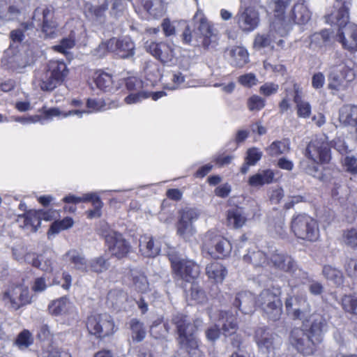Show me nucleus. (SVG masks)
<instances>
[{
	"label": "nucleus",
	"instance_id": "nucleus-1",
	"mask_svg": "<svg viewBox=\"0 0 357 357\" xmlns=\"http://www.w3.org/2000/svg\"><path fill=\"white\" fill-rule=\"evenodd\" d=\"M351 5L352 0H336L337 10L325 17L327 23L339 27L337 38L343 48L354 52H357V25L349 22Z\"/></svg>",
	"mask_w": 357,
	"mask_h": 357
},
{
	"label": "nucleus",
	"instance_id": "nucleus-2",
	"mask_svg": "<svg viewBox=\"0 0 357 357\" xmlns=\"http://www.w3.org/2000/svg\"><path fill=\"white\" fill-rule=\"evenodd\" d=\"M172 321L176 327L178 341L181 347L184 349L190 357H199L200 351L195 333L202 321L196 320L195 324H192L186 316L178 313L173 316Z\"/></svg>",
	"mask_w": 357,
	"mask_h": 357
},
{
	"label": "nucleus",
	"instance_id": "nucleus-3",
	"mask_svg": "<svg viewBox=\"0 0 357 357\" xmlns=\"http://www.w3.org/2000/svg\"><path fill=\"white\" fill-rule=\"evenodd\" d=\"M68 74L69 69L63 61H50L40 77L39 86L43 91H52L63 83Z\"/></svg>",
	"mask_w": 357,
	"mask_h": 357
},
{
	"label": "nucleus",
	"instance_id": "nucleus-4",
	"mask_svg": "<svg viewBox=\"0 0 357 357\" xmlns=\"http://www.w3.org/2000/svg\"><path fill=\"white\" fill-rule=\"evenodd\" d=\"M167 255L176 279L190 282L199 277L200 267L194 261L182 259L174 248H169Z\"/></svg>",
	"mask_w": 357,
	"mask_h": 357
},
{
	"label": "nucleus",
	"instance_id": "nucleus-5",
	"mask_svg": "<svg viewBox=\"0 0 357 357\" xmlns=\"http://www.w3.org/2000/svg\"><path fill=\"white\" fill-rule=\"evenodd\" d=\"M280 288L264 289L258 296L256 304L263 310L266 317L272 321L278 320L282 312Z\"/></svg>",
	"mask_w": 357,
	"mask_h": 357
},
{
	"label": "nucleus",
	"instance_id": "nucleus-6",
	"mask_svg": "<svg viewBox=\"0 0 357 357\" xmlns=\"http://www.w3.org/2000/svg\"><path fill=\"white\" fill-rule=\"evenodd\" d=\"M291 229L296 237L303 240L314 241L319 236L317 221L305 214H299L293 217Z\"/></svg>",
	"mask_w": 357,
	"mask_h": 357
},
{
	"label": "nucleus",
	"instance_id": "nucleus-7",
	"mask_svg": "<svg viewBox=\"0 0 357 357\" xmlns=\"http://www.w3.org/2000/svg\"><path fill=\"white\" fill-rule=\"evenodd\" d=\"M86 327L91 334L100 339L112 335L117 330L114 319L107 313L91 315L88 317Z\"/></svg>",
	"mask_w": 357,
	"mask_h": 357
},
{
	"label": "nucleus",
	"instance_id": "nucleus-8",
	"mask_svg": "<svg viewBox=\"0 0 357 357\" xmlns=\"http://www.w3.org/2000/svg\"><path fill=\"white\" fill-rule=\"evenodd\" d=\"M192 23L195 33L202 38V45L207 49L210 47H215L218 40L216 30L202 10H198L196 12L192 20Z\"/></svg>",
	"mask_w": 357,
	"mask_h": 357
},
{
	"label": "nucleus",
	"instance_id": "nucleus-9",
	"mask_svg": "<svg viewBox=\"0 0 357 357\" xmlns=\"http://www.w3.org/2000/svg\"><path fill=\"white\" fill-rule=\"evenodd\" d=\"M355 77L354 70L344 63L332 66L328 75V88L336 91H346Z\"/></svg>",
	"mask_w": 357,
	"mask_h": 357
},
{
	"label": "nucleus",
	"instance_id": "nucleus-10",
	"mask_svg": "<svg viewBox=\"0 0 357 357\" xmlns=\"http://www.w3.org/2000/svg\"><path fill=\"white\" fill-rule=\"evenodd\" d=\"M282 25H283L282 19H278L273 20L269 31L258 33L255 37L254 48L256 50L268 47L273 48V44L277 39L275 33H278L279 36H284L291 30V23L289 22H285L283 26Z\"/></svg>",
	"mask_w": 357,
	"mask_h": 357
},
{
	"label": "nucleus",
	"instance_id": "nucleus-11",
	"mask_svg": "<svg viewBox=\"0 0 357 357\" xmlns=\"http://www.w3.org/2000/svg\"><path fill=\"white\" fill-rule=\"evenodd\" d=\"M53 18V9L46 6L37 7L31 17L37 26L40 27L45 37L50 38H54L57 32V23Z\"/></svg>",
	"mask_w": 357,
	"mask_h": 357
},
{
	"label": "nucleus",
	"instance_id": "nucleus-12",
	"mask_svg": "<svg viewBox=\"0 0 357 357\" xmlns=\"http://www.w3.org/2000/svg\"><path fill=\"white\" fill-rule=\"evenodd\" d=\"M302 327L313 338L314 342L319 344L324 339V334L328 330V321L324 315L319 313L310 314L308 312L301 320Z\"/></svg>",
	"mask_w": 357,
	"mask_h": 357
},
{
	"label": "nucleus",
	"instance_id": "nucleus-13",
	"mask_svg": "<svg viewBox=\"0 0 357 357\" xmlns=\"http://www.w3.org/2000/svg\"><path fill=\"white\" fill-rule=\"evenodd\" d=\"M204 248L213 257L224 258L229 255L232 247L225 238L209 231L204 235Z\"/></svg>",
	"mask_w": 357,
	"mask_h": 357
},
{
	"label": "nucleus",
	"instance_id": "nucleus-14",
	"mask_svg": "<svg viewBox=\"0 0 357 357\" xmlns=\"http://www.w3.org/2000/svg\"><path fill=\"white\" fill-rule=\"evenodd\" d=\"M255 339L259 353L268 355L275 354L282 344L281 338L265 328H259L255 331Z\"/></svg>",
	"mask_w": 357,
	"mask_h": 357
},
{
	"label": "nucleus",
	"instance_id": "nucleus-15",
	"mask_svg": "<svg viewBox=\"0 0 357 357\" xmlns=\"http://www.w3.org/2000/svg\"><path fill=\"white\" fill-rule=\"evenodd\" d=\"M289 341L293 347L304 355L312 354L318 345L303 328L292 329L289 334Z\"/></svg>",
	"mask_w": 357,
	"mask_h": 357
},
{
	"label": "nucleus",
	"instance_id": "nucleus-16",
	"mask_svg": "<svg viewBox=\"0 0 357 357\" xmlns=\"http://www.w3.org/2000/svg\"><path fill=\"white\" fill-rule=\"evenodd\" d=\"M200 215L197 208L185 207L179 211V219L177 223V234L184 239L189 238L195 232L193 223Z\"/></svg>",
	"mask_w": 357,
	"mask_h": 357
},
{
	"label": "nucleus",
	"instance_id": "nucleus-17",
	"mask_svg": "<svg viewBox=\"0 0 357 357\" xmlns=\"http://www.w3.org/2000/svg\"><path fill=\"white\" fill-rule=\"evenodd\" d=\"M234 20L242 31L248 33L259 26V14L252 6H241L234 17Z\"/></svg>",
	"mask_w": 357,
	"mask_h": 357
},
{
	"label": "nucleus",
	"instance_id": "nucleus-18",
	"mask_svg": "<svg viewBox=\"0 0 357 357\" xmlns=\"http://www.w3.org/2000/svg\"><path fill=\"white\" fill-rule=\"evenodd\" d=\"M305 155L314 162H328L331 159L329 145L324 138L315 137L308 144Z\"/></svg>",
	"mask_w": 357,
	"mask_h": 357
},
{
	"label": "nucleus",
	"instance_id": "nucleus-19",
	"mask_svg": "<svg viewBox=\"0 0 357 357\" xmlns=\"http://www.w3.org/2000/svg\"><path fill=\"white\" fill-rule=\"evenodd\" d=\"M105 238L110 253L118 259L127 257L132 251L129 242L118 231H110Z\"/></svg>",
	"mask_w": 357,
	"mask_h": 357
},
{
	"label": "nucleus",
	"instance_id": "nucleus-20",
	"mask_svg": "<svg viewBox=\"0 0 357 357\" xmlns=\"http://www.w3.org/2000/svg\"><path fill=\"white\" fill-rule=\"evenodd\" d=\"M3 298L5 303L15 310L31 302L29 289L22 286L9 289L3 294Z\"/></svg>",
	"mask_w": 357,
	"mask_h": 357
},
{
	"label": "nucleus",
	"instance_id": "nucleus-21",
	"mask_svg": "<svg viewBox=\"0 0 357 357\" xmlns=\"http://www.w3.org/2000/svg\"><path fill=\"white\" fill-rule=\"evenodd\" d=\"M144 47L149 53L162 63L171 62L174 57L172 46L166 43H156L153 40L146 41Z\"/></svg>",
	"mask_w": 357,
	"mask_h": 357
},
{
	"label": "nucleus",
	"instance_id": "nucleus-22",
	"mask_svg": "<svg viewBox=\"0 0 357 357\" xmlns=\"http://www.w3.org/2000/svg\"><path fill=\"white\" fill-rule=\"evenodd\" d=\"M307 300L300 296H289L285 301V308L294 319L301 320L309 312Z\"/></svg>",
	"mask_w": 357,
	"mask_h": 357
},
{
	"label": "nucleus",
	"instance_id": "nucleus-23",
	"mask_svg": "<svg viewBox=\"0 0 357 357\" xmlns=\"http://www.w3.org/2000/svg\"><path fill=\"white\" fill-rule=\"evenodd\" d=\"M42 218L46 220L50 219L49 215H46V213H43L42 211H29L22 215H19L17 222L21 227L35 232L37 231L38 228L40 227Z\"/></svg>",
	"mask_w": 357,
	"mask_h": 357
},
{
	"label": "nucleus",
	"instance_id": "nucleus-24",
	"mask_svg": "<svg viewBox=\"0 0 357 357\" xmlns=\"http://www.w3.org/2000/svg\"><path fill=\"white\" fill-rule=\"evenodd\" d=\"M111 45H113L112 52H114L121 59H129L135 55V43L128 37L112 38Z\"/></svg>",
	"mask_w": 357,
	"mask_h": 357
},
{
	"label": "nucleus",
	"instance_id": "nucleus-25",
	"mask_svg": "<svg viewBox=\"0 0 357 357\" xmlns=\"http://www.w3.org/2000/svg\"><path fill=\"white\" fill-rule=\"evenodd\" d=\"M269 262L268 266H273L280 271L287 272L292 268L294 259L291 256L279 252L277 250H268Z\"/></svg>",
	"mask_w": 357,
	"mask_h": 357
},
{
	"label": "nucleus",
	"instance_id": "nucleus-26",
	"mask_svg": "<svg viewBox=\"0 0 357 357\" xmlns=\"http://www.w3.org/2000/svg\"><path fill=\"white\" fill-rule=\"evenodd\" d=\"M218 323L225 336L234 334L238 328L236 316L230 311L220 310Z\"/></svg>",
	"mask_w": 357,
	"mask_h": 357
},
{
	"label": "nucleus",
	"instance_id": "nucleus-27",
	"mask_svg": "<svg viewBox=\"0 0 357 357\" xmlns=\"http://www.w3.org/2000/svg\"><path fill=\"white\" fill-rule=\"evenodd\" d=\"M255 303L254 296L249 291L238 293L233 301V305L245 314L253 311Z\"/></svg>",
	"mask_w": 357,
	"mask_h": 357
},
{
	"label": "nucleus",
	"instance_id": "nucleus-28",
	"mask_svg": "<svg viewBox=\"0 0 357 357\" xmlns=\"http://www.w3.org/2000/svg\"><path fill=\"white\" fill-rule=\"evenodd\" d=\"M339 121L344 126L357 128V105H343L339 110Z\"/></svg>",
	"mask_w": 357,
	"mask_h": 357
},
{
	"label": "nucleus",
	"instance_id": "nucleus-29",
	"mask_svg": "<svg viewBox=\"0 0 357 357\" xmlns=\"http://www.w3.org/2000/svg\"><path fill=\"white\" fill-rule=\"evenodd\" d=\"M139 247V252L146 257H155L160 251L159 245L155 244L153 237L148 235L140 237Z\"/></svg>",
	"mask_w": 357,
	"mask_h": 357
},
{
	"label": "nucleus",
	"instance_id": "nucleus-30",
	"mask_svg": "<svg viewBox=\"0 0 357 357\" xmlns=\"http://www.w3.org/2000/svg\"><path fill=\"white\" fill-rule=\"evenodd\" d=\"M49 312L54 316L70 314L75 311V307L66 298H61L52 301L48 307Z\"/></svg>",
	"mask_w": 357,
	"mask_h": 357
},
{
	"label": "nucleus",
	"instance_id": "nucleus-31",
	"mask_svg": "<svg viewBox=\"0 0 357 357\" xmlns=\"http://www.w3.org/2000/svg\"><path fill=\"white\" fill-rule=\"evenodd\" d=\"M21 14L18 1L7 5L5 1L0 2V19L3 21H12L17 19Z\"/></svg>",
	"mask_w": 357,
	"mask_h": 357
},
{
	"label": "nucleus",
	"instance_id": "nucleus-32",
	"mask_svg": "<svg viewBox=\"0 0 357 357\" xmlns=\"http://www.w3.org/2000/svg\"><path fill=\"white\" fill-rule=\"evenodd\" d=\"M66 260L73 264L75 269L82 272L89 271V264L84 255L76 250H70L65 255Z\"/></svg>",
	"mask_w": 357,
	"mask_h": 357
},
{
	"label": "nucleus",
	"instance_id": "nucleus-33",
	"mask_svg": "<svg viewBox=\"0 0 357 357\" xmlns=\"http://www.w3.org/2000/svg\"><path fill=\"white\" fill-rule=\"evenodd\" d=\"M243 261L251 263L255 267H265L270 264L268 253L261 250L249 252L243 256Z\"/></svg>",
	"mask_w": 357,
	"mask_h": 357
},
{
	"label": "nucleus",
	"instance_id": "nucleus-34",
	"mask_svg": "<svg viewBox=\"0 0 357 357\" xmlns=\"http://www.w3.org/2000/svg\"><path fill=\"white\" fill-rule=\"evenodd\" d=\"M274 176L275 173L272 169H264L250 176L248 183L253 187L261 186L273 183Z\"/></svg>",
	"mask_w": 357,
	"mask_h": 357
},
{
	"label": "nucleus",
	"instance_id": "nucleus-35",
	"mask_svg": "<svg viewBox=\"0 0 357 357\" xmlns=\"http://www.w3.org/2000/svg\"><path fill=\"white\" fill-rule=\"evenodd\" d=\"M292 24H305L311 17V13L304 2L296 3L292 9Z\"/></svg>",
	"mask_w": 357,
	"mask_h": 357
},
{
	"label": "nucleus",
	"instance_id": "nucleus-36",
	"mask_svg": "<svg viewBox=\"0 0 357 357\" xmlns=\"http://www.w3.org/2000/svg\"><path fill=\"white\" fill-rule=\"evenodd\" d=\"M206 273L209 278L213 279L216 282H222L227 274V271L220 263L213 261L206 266Z\"/></svg>",
	"mask_w": 357,
	"mask_h": 357
},
{
	"label": "nucleus",
	"instance_id": "nucleus-37",
	"mask_svg": "<svg viewBox=\"0 0 357 357\" xmlns=\"http://www.w3.org/2000/svg\"><path fill=\"white\" fill-rule=\"evenodd\" d=\"M63 202L66 203H74L77 204L82 202L91 201L95 209L100 211L102 206V202L100 197L93 193H87L83 195V197H76L75 195H68L63 199Z\"/></svg>",
	"mask_w": 357,
	"mask_h": 357
},
{
	"label": "nucleus",
	"instance_id": "nucleus-38",
	"mask_svg": "<svg viewBox=\"0 0 357 357\" xmlns=\"http://www.w3.org/2000/svg\"><path fill=\"white\" fill-rule=\"evenodd\" d=\"M246 217L241 208H234L227 211V220L229 226L234 229L242 227L245 222Z\"/></svg>",
	"mask_w": 357,
	"mask_h": 357
},
{
	"label": "nucleus",
	"instance_id": "nucleus-39",
	"mask_svg": "<svg viewBox=\"0 0 357 357\" xmlns=\"http://www.w3.org/2000/svg\"><path fill=\"white\" fill-rule=\"evenodd\" d=\"M142 4L153 18L162 17L165 12L164 0H142Z\"/></svg>",
	"mask_w": 357,
	"mask_h": 357
},
{
	"label": "nucleus",
	"instance_id": "nucleus-40",
	"mask_svg": "<svg viewBox=\"0 0 357 357\" xmlns=\"http://www.w3.org/2000/svg\"><path fill=\"white\" fill-rule=\"evenodd\" d=\"M231 63L232 65L243 67L248 62L249 54L247 50L242 47H234L229 50Z\"/></svg>",
	"mask_w": 357,
	"mask_h": 357
},
{
	"label": "nucleus",
	"instance_id": "nucleus-41",
	"mask_svg": "<svg viewBox=\"0 0 357 357\" xmlns=\"http://www.w3.org/2000/svg\"><path fill=\"white\" fill-rule=\"evenodd\" d=\"M322 275L336 287H340L343 284L344 276L342 271L331 265L324 266Z\"/></svg>",
	"mask_w": 357,
	"mask_h": 357
},
{
	"label": "nucleus",
	"instance_id": "nucleus-42",
	"mask_svg": "<svg viewBox=\"0 0 357 357\" xmlns=\"http://www.w3.org/2000/svg\"><path fill=\"white\" fill-rule=\"evenodd\" d=\"M290 150V142L288 139L274 141L268 146L266 151L271 157H276L281 154L287 153Z\"/></svg>",
	"mask_w": 357,
	"mask_h": 357
},
{
	"label": "nucleus",
	"instance_id": "nucleus-43",
	"mask_svg": "<svg viewBox=\"0 0 357 357\" xmlns=\"http://www.w3.org/2000/svg\"><path fill=\"white\" fill-rule=\"evenodd\" d=\"M185 26L184 31L181 35L182 41L188 45L194 46L202 45V38L195 31V29H192L188 24H186L185 22H180Z\"/></svg>",
	"mask_w": 357,
	"mask_h": 357
},
{
	"label": "nucleus",
	"instance_id": "nucleus-44",
	"mask_svg": "<svg viewBox=\"0 0 357 357\" xmlns=\"http://www.w3.org/2000/svg\"><path fill=\"white\" fill-rule=\"evenodd\" d=\"M331 40V32L324 29L320 32L313 33L310 36V47L312 49H317L326 46Z\"/></svg>",
	"mask_w": 357,
	"mask_h": 357
},
{
	"label": "nucleus",
	"instance_id": "nucleus-45",
	"mask_svg": "<svg viewBox=\"0 0 357 357\" xmlns=\"http://www.w3.org/2000/svg\"><path fill=\"white\" fill-rule=\"evenodd\" d=\"M94 82L98 89L104 91H109L112 89L113 79L110 74L98 71L95 73Z\"/></svg>",
	"mask_w": 357,
	"mask_h": 357
},
{
	"label": "nucleus",
	"instance_id": "nucleus-46",
	"mask_svg": "<svg viewBox=\"0 0 357 357\" xmlns=\"http://www.w3.org/2000/svg\"><path fill=\"white\" fill-rule=\"evenodd\" d=\"M131 330V337L134 341L141 342L146 337V329L142 322L137 319H132L129 322Z\"/></svg>",
	"mask_w": 357,
	"mask_h": 357
},
{
	"label": "nucleus",
	"instance_id": "nucleus-47",
	"mask_svg": "<svg viewBox=\"0 0 357 357\" xmlns=\"http://www.w3.org/2000/svg\"><path fill=\"white\" fill-rule=\"evenodd\" d=\"M87 107L89 110H80V109H73L69 111L68 113L63 114V116L66 117L70 115H77L79 117L82 116L83 114H89L93 112L101 111L102 110V105L101 101H97L96 100L89 99L86 103Z\"/></svg>",
	"mask_w": 357,
	"mask_h": 357
},
{
	"label": "nucleus",
	"instance_id": "nucleus-48",
	"mask_svg": "<svg viewBox=\"0 0 357 357\" xmlns=\"http://www.w3.org/2000/svg\"><path fill=\"white\" fill-rule=\"evenodd\" d=\"M132 277L133 280V285L137 291L141 293L147 291L149 284L146 277L144 273L138 271H133L132 273Z\"/></svg>",
	"mask_w": 357,
	"mask_h": 357
},
{
	"label": "nucleus",
	"instance_id": "nucleus-49",
	"mask_svg": "<svg viewBox=\"0 0 357 357\" xmlns=\"http://www.w3.org/2000/svg\"><path fill=\"white\" fill-rule=\"evenodd\" d=\"M107 9L110 7L109 14L114 18L121 16L126 8L125 0H105Z\"/></svg>",
	"mask_w": 357,
	"mask_h": 357
},
{
	"label": "nucleus",
	"instance_id": "nucleus-50",
	"mask_svg": "<svg viewBox=\"0 0 357 357\" xmlns=\"http://www.w3.org/2000/svg\"><path fill=\"white\" fill-rule=\"evenodd\" d=\"M290 0H275V19L274 20H277L278 19H282L283 26L285 24V22H289L291 23V27L292 26V22L289 17L284 15V10L286 7L289 4Z\"/></svg>",
	"mask_w": 357,
	"mask_h": 357
},
{
	"label": "nucleus",
	"instance_id": "nucleus-51",
	"mask_svg": "<svg viewBox=\"0 0 357 357\" xmlns=\"http://www.w3.org/2000/svg\"><path fill=\"white\" fill-rule=\"evenodd\" d=\"M89 264V271L96 273H102L109 268V264L107 259L102 257H96L91 259Z\"/></svg>",
	"mask_w": 357,
	"mask_h": 357
},
{
	"label": "nucleus",
	"instance_id": "nucleus-52",
	"mask_svg": "<svg viewBox=\"0 0 357 357\" xmlns=\"http://www.w3.org/2000/svg\"><path fill=\"white\" fill-rule=\"evenodd\" d=\"M284 97L289 98L293 97L294 101H296V98L298 97L299 99L301 97L302 89L300 85L294 81L287 82L284 86Z\"/></svg>",
	"mask_w": 357,
	"mask_h": 357
},
{
	"label": "nucleus",
	"instance_id": "nucleus-53",
	"mask_svg": "<svg viewBox=\"0 0 357 357\" xmlns=\"http://www.w3.org/2000/svg\"><path fill=\"white\" fill-rule=\"evenodd\" d=\"M287 273H290L292 280H295L298 282L304 284L306 281H309L308 273L298 267L295 261H294L292 268L287 271Z\"/></svg>",
	"mask_w": 357,
	"mask_h": 357
},
{
	"label": "nucleus",
	"instance_id": "nucleus-54",
	"mask_svg": "<svg viewBox=\"0 0 357 357\" xmlns=\"http://www.w3.org/2000/svg\"><path fill=\"white\" fill-rule=\"evenodd\" d=\"M190 291L188 296L196 303H202L206 301L205 292L197 283L193 282L191 284Z\"/></svg>",
	"mask_w": 357,
	"mask_h": 357
},
{
	"label": "nucleus",
	"instance_id": "nucleus-55",
	"mask_svg": "<svg viewBox=\"0 0 357 357\" xmlns=\"http://www.w3.org/2000/svg\"><path fill=\"white\" fill-rule=\"evenodd\" d=\"M126 294L122 290L113 289L107 294V301L114 306H119L126 300Z\"/></svg>",
	"mask_w": 357,
	"mask_h": 357
},
{
	"label": "nucleus",
	"instance_id": "nucleus-56",
	"mask_svg": "<svg viewBox=\"0 0 357 357\" xmlns=\"http://www.w3.org/2000/svg\"><path fill=\"white\" fill-rule=\"evenodd\" d=\"M29 65V61L24 54H19L14 56L11 61V67L18 73Z\"/></svg>",
	"mask_w": 357,
	"mask_h": 357
},
{
	"label": "nucleus",
	"instance_id": "nucleus-57",
	"mask_svg": "<svg viewBox=\"0 0 357 357\" xmlns=\"http://www.w3.org/2000/svg\"><path fill=\"white\" fill-rule=\"evenodd\" d=\"M25 260L33 267L38 268L43 271H48V266L43 264L44 257L42 255H38L35 253L28 254L25 257Z\"/></svg>",
	"mask_w": 357,
	"mask_h": 357
},
{
	"label": "nucleus",
	"instance_id": "nucleus-58",
	"mask_svg": "<svg viewBox=\"0 0 357 357\" xmlns=\"http://www.w3.org/2000/svg\"><path fill=\"white\" fill-rule=\"evenodd\" d=\"M296 104L297 115L300 118L307 119L311 114V106L308 102L303 101L301 97L298 99L296 98L294 102Z\"/></svg>",
	"mask_w": 357,
	"mask_h": 357
},
{
	"label": "nucleus",
	"instance_id": "nucleus-59",
	"mask_svg": "<svg viewBox=\"0 0 357 357\" xmlns=\"http://www.w3.org/2000/svg\"><path fill=\"white\" fill-rule=\"evenodd\" d=\"M266 105V100L264 98L253 95L250 97L247 102V106L250 111H259L262 109Z\"/></svg>",
	"mask_w": 357,
	"mask_h": 357
},
{
	"label": "nucleus",
	"instance_id": "nucleus-60",
	"mask_svg": "<svg viewBox=\"0 0 357 357\" xmlns=\"http://www.w3.org/2000/svg\"><path fill=\"white\" fill-rule=\"evenodd\" d=\"M107 10V5L105 1L100 6L90 8L89 13L98 22L102 24L105 21V12Z\"/></svg>",
	"mask_w": 357,
	"mask_h": 357
},
{
	"label": "nucleus",
	"instance_id": "nucleus-61",
	"mask_svg": "<svg viewBox=\"0 0 357 357\" xmlns=\"http://www.w3.org/2000/svg\"><path fill=\"white\" fill-rule=\"evenodd\" d=\"M111 43L112 38L105 42H102L97 47L92 50L91 53L93 56L97 58H102L105 56L107 52H112L113 45H111Z\"/></svg>",
	"mask_w": 357,
	"mask_h": 357
},
{
	"label": "nucleus",
	"instance_id": "nucleus-62",
	"mask_svg": "<svg viewBox=\"0 0 357 357\" xmlns=\"http://www.w3.org/2000/svg\"><path fill=\"white\" fill-rule=\"evenodd\" d=\"M342 305L348 312L357 314V298L351 295H346L342 298Z\"/></svg>",
	"mask_w": 357,
	"mask_h": 357
},
{
	"label": "nucleus",
	"instance_id": "nucleus-63",
	"mask_svg": "<svg viewBox=\"0 0 357 357\" xmlns=\"http://www.w3.org/2000/svg\"><path fill=\"white\" fill-rule=\"evenodd\" d=\"M343 242L352 248L357 247V229L352 228L344 231Z\"/></svg>",
	"mask_w": 357,
	"mask_h": 357
},
{
	"label": "nucleus",
	"instance_id": "nucleus-64",
	"mask_svg": "<svg viewBox=\"0 0 357 357\" xmlns=\"http://www.w3.org/2000/svg\"><path fill=\"white\" fill-rule=\"evenodd\" d=\"M15 343L21 349L27 348L33 343V338L31 333L27 330L22 331L18 335Z\"/></svg>",
	"mask_w": 357,
	"mask_h": 357
}]
</instances>
